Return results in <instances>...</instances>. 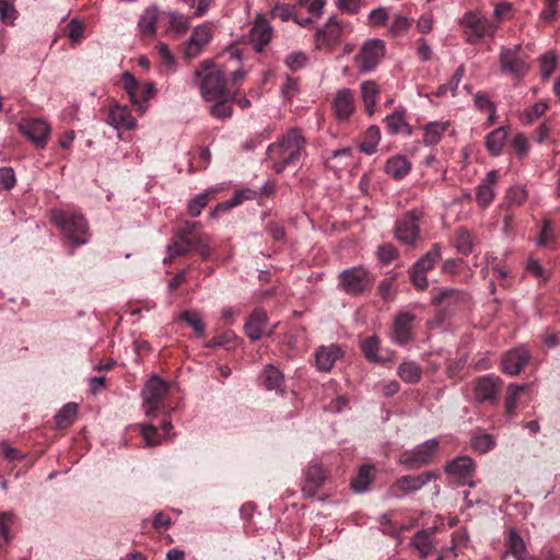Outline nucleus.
<instances>
[{"label":"nucleus","mask_w":560,"mask_h":560,"mask_svg":"<svg viewBox=\"0 0 560 560\" xmlns=\"http://www.w3.org/2000/svg\"><path fill=\"white\" fill-rule=\"evenodd\" d=\"M305 149V138L301 130L292 128L278 141L268 145L267 166L281 174L289 166H296Z\"/></svg>","instance_id":"1"},{"label":"nucleus","mask_w":560,"mask_h":560,"mask_svg":"<svg viewBox=\"0 0 560 560\" xmlns=\"http://www.w3.org/2000/svg\"><path fill=\"white\" fill-rule=\"evenodd\" d=\"M228 71L220 65L205 60L195 71V78L198 80L200 94L207 102H212L230 95L226 79Z\"/></svg>","instance_id":"2"},{"label":"nucleus","mask_w":560,"mask_h":560,"mask_svg":"<svg viewBox=\"0 0 560 560\" xmlns=\"http://www.w3.org/2000/svg\"><path fill=\"white\" fill-rule=\"evenodd\" d=\"M51 222L62 232L63 237L74 246L89 241V226L83 215L63 210L51 211Z\"/></svg>","instance_id":"3"},{"label":"nucleus","mask_w":560,"mask_h":560,"mask_svg":"<svg viewBox=\"0 0 560 560\" xmlns=\"http://www.w3.org/2000/svg\"><path fill=\"white\" fill-rule=\"evenodd\" d=\"M527 59L528 55L521 45L512 48H502L499 58L500 70L514 80L521 81L529 70Z\"/></svg>","instance_id":"4"},{"label":"nucleus","mask_w":560,"mask_h":560,"mask_svg":"<svg viewBox=\"0 0 560 560\" xmlns=\"http://www.w3.org/2000/svg\"><path fill=\"white\" fill-rule=\"evenodd\" d=\"M439 448L440 442L436 439L428 440L413 450L402 452L399 463L409 469H418L433 463Z\"/></svg>","instance_id":"5"},{"label":"nucleus","mask_w":560,"mask_h":560,"mask_svg":"<svg viewBox=\"0 0 560 560\" xmlns=\"http://www.w3.org/2000/svg\"><path fill=\"white\" fill-rule=\"evenodd\" d=\"M423 212L420 209H411L396 220L395 237L405 245L415 246L420 237L419 221Z\"/></svg>","instance_id":"6"},{"label":"nucleus","mask_w":560,"mask_h":560,"mask_svg":"<svg viewBox=\"0 0 560 560\" xmlns=\"http://www.w3.org/2000/svg\"><path fill=\"white\" fill-rule=\"evenodd\" d=\"M338 287L349 295H360L372 288V279L364 268L353 267L339 275Z\"/></svg>","instance_id":"7"},{"label":"nucleus","mask_w":560,"mask_h":560,"mask_svg":"<svg viewBox=\"0 0 560 560\" xmlns=\"http://www.w3.org/2000/svg\"><path fill=\"white\" fill-rule=\"evenodd\" d=\"M168 388V384L156 375L147 382L142 395L148 417H154L158 410L164 408V400Z\"/></svg>","instance_id":"8"},{"label":"nucleus","mask_w":560,"mask_h":560,"mask_svg":"<svg viewBox=\"0 0 560 560\" xmlns=\"http://www.w3.org/2000/svg\"><path fill=\"white\" fill-rule=\"evenodd\" d=\"M122 85L132 105L140 114H143L147 109L145 103L153 97L155 93L154 84L140 83L132 74L126 72L122 75Z\"/></svg>","instance_id":"9"},{"label":"nucleus","mask_w":560,"mask_h":560,"mask_svg":"<svg viewBox=\"0 0 560 560\" xmlns=\"http://www.w3.org/2000/svg\"><path fill=\"white\" fill-rule=\"evenodd\" d=\"M19 130L37 149H44L50 137L51 128L49 124L42 118H23L19 122Z\"/></svg>","instance_id":"10"},{"label":"nucleus","mask_w":560,"mask_h":560,"mask_svg":"<svg viewBox=\"0 0 560 560\" xmlns=\"http://www.w3.org/2000/svg\"><path fill=\"white\" fill-rule=\"evenodd\" d=\"M441 258V248L439 244H433L430 250L418 259L412 269L410 270V280L412 284L419 289L424 290L428 287V279L425 273L431 270L436 261Z\"/></svg>","instance_id":"11"},{"label":"nucleus","mask_w":560,"mask_h":560,"mask_svg":"<svg viewBox=\"0 0 560 560\" xmlns=\"http://www.w3.org/2000/svg\"><path fill=\"white\" fill-rule=\"evenodd\" d=\"M385 44L381 39H370L361 47L355 56V63L360 71H372L384 57Z\"/></svg>","instance_id":"12"},{"label":"nucleus","mask_w":560,"mask_h":560,"mask_svg":"<svg viewBox=\"0 0 560 560\" xmlns=\"http://www.w3.org/2000/svg\"><path fill=\"white\" fill-rule=\"evenodd\" d=\"M502 381L498 376L482 375L474 382V396L476 401L498 404Z\"/></svg>","instance_id":"13"},{"label":"nucleus","mask_w":560,"mask_h":560,"mask_svg":"<svg viewBox=\"0 0 560 560\" xmlns=\"http://www.w3.org/2000/svg\"><path fill=\"white\" fill-rule=\"evenodd\" d=\"M438 477L433 471H425L418 476H402L390 487V493L397 498L413 493Z\"/></svg>","instance_id":"14"},{"label":"nucleus","mask_w":560,"mask_h":560,"mask_svg":"<svg viewBox=\"0 0 560 560\" xmlns=\"http://www.w3.org/2000/svg\"><path fill=\"white\" fill-rule=\"evenodd\" d=\"M212 28L209 23H203L194 28L190 38L185 43L183 54L186 60L199 56L201 50L210 43Z\"/></svg>","instance_id":"15"},{"label":"nucleus","mask_w":560,"mask_h":560,"mask_svg":"<svg viewBox=\"0 0 560 560\" xmlns=\"http://www.w3.org/2000/svg\"><path fill=\"white\" fill-rule=\"evenodd\" d=\"M462 24L467 30V40L470 44L479 42L486 35H492L493 30L489 21L476 12H467L462 20Z\"/></svg>","instance_id":"16"},{"label":"nucleus","mask_w":560,"mask_h":560,"mask_svg":"<svg viewBox=\"0 0 560 560\" xmlns=\"http://www.w3.org/2000/svg\"><path fill=\"white\" fill-rule=\"evenodd\" d=\"M512 556L515 560H535L528 552L524 539L514 527L505 532L504 550L499 556V560H506Z\"/></svg>","instance_id":"17"},{"label":"nucleus","mask_w":560,"mask_h":560,"mask_svg":"<svg viewBox=\"0 0 560 560\" xmlns=\"http://www.w3.org/2000/svg\"><path fill=\"white\" fill-rule=\"evenodd\" d=\"M342 22L330 18L322 28H317L315 34L316 47L318 49H332L336 47L343 34Z\"/></svg>","instance_id":"18"},{"label":"nucleus","mask_w":560,"mask_h":560,"mask_svg":"<svg viewBox=\"0 0 560 560\" xmlns=\"http://www.w3.org/2000/svg\"><path fill=\"white\" fill-rule=\"evenodd\" d=\"M342 357L343 351L340 346L336 343L320 346L314 352L315 366L320 372H330Z\"/></svg>","instance_id":"19"},{"label":"nucleus","mask_w":560,"mask_h":560,"mask_svg":"<svg viewBox=\"0 0 560 560\" xmlns=\"http://www.w3.org/2000/svg\"><path fill=\"white\" fill-rule=\"evenodd\" d=\"M332 108L339 121L348 120L355 110L354 93L350 89H341L336 93L332 101Z\"/></svg>","instance_id":"20"},{"label":"nucleus","mask_w":560,"mask_h":560,"mask_svg":"<svg viewBox=\"0 0 560 560\" xmlns=\"http://www.w3.org/2000/svg\"><path fill=\"white\" fill-rule=\"evenodd\" d=\"M106 122L116 129L132 130L137 126V120L132 117L126 105L113 104L108 107Z\"/></svg>","instance_id":"21"},{"label":"nucleus","mask_w":560,"mask_h":560,"mask_svg":"<svg viewBox=\"0 0 560 560\" xmlns=\"http://www.w3.org/2000/svg\"><path fill=\"white\" fill-rule=\"evenodd\" d=\"M529 352L523 348H514L502 358V371L509 375H517L528 363Z\"/></svg>","instance_id":"22"},{"label":"nucleus","mask_w":560,"mask_h":560,"mask_svg":"<svg viewBox=\"0 0 560 560\" xmlns=\"http://www.w3.org/2000/svg\"><path fill=\"white\" fill-rule=\"evenodd\" d=\"M327 478L326 471L319 464H311L305 470L302 492L305 497L314 498Z\"/></svg>","instance_id":"23"},{"label":"nucleus","mask_w":560,"mask_h":560,"mask_svg":"<svg viewBox=\"0 0 560 560\" xmlns=\"http://www.w3.org/2000/svg\"><path fill=\"white\" fill-rule=\"evenodd\" d=\"M189 24V16L172 10L162 11V27L167 34L179 37L186 33Z\"/></svg>","instance_id":"24"},{"label":"nucleus","mask_w":560,"mask_h":560,"mask_svg":"<svg viewBox=\"0 0 560 560\" xmlns=\"http://www.w3.org/2000/svg\"><path fill=\"white\" fill-rule=\"evenodd\" d=\"M415 316L408 312L399 313L394 322L393 338L399 345H404L412 338V323Z\"/></svg>","instance_id":"25"},{"label":"nucleus","mask_w":560,"mask_h":560,"mask_svg":"<svg viewBox=\"0 0 560 560\" xmlns=\"http://www.w3.org/2000/svg\"><path fill=\"white\" fill-rule=\"evenodd\" d=\"M267 322V313L260 307L255 308L244 325L246 336L253 341L260 339Z\"/></svg>","instance_id":"26"},{"label":"nucleus","mask_w":560,"mask_h":560,"mask_svg":"<svg viewBox=\"0 0 560 560\" xmlns=\"http://www.w3.org/2000/svg\"><path fill=\"white\" fill-rule=\"evenodd\" d=\"M444 470L456 477L462 483H466L467 479L472 477L475 465L469 456H459L450 462Z\"/></svg>","instance_id":"27"},{"label":"nucleus","mask_w":560,"mask_h":560,"mask_svg":"<svg viewBox=\"0 0 560 560\" xmlns=\"http://www.w3.org/2000/svg\"><path fill=\"white\" fill-rule=\"evenodd\" d=\"M158 26L162 27V11L156 7L145 9L138 22L140 34L148 37L153 36Z\"/></svg>","instance_id":"28"},{"label":"nucleus","mask_w":560,"mask_h":560,"mask_svg":"<svg viewBox=\"0 0 560 560\" xmlns=\"http://www.w3.org/2000/svg\"><path fill=\"white\" fill-rule=\"evenodd\" d=\"M261 382L266 389L277 393L285 392V380L283 373L273 364H267L261 373Z\"/></svg>","instance_id":"29"},{"label":"nucleus","mask_w":560,"mask_h":560,"mask_svg":"<svg viewBox=\"0 0 560 560\" xmlns=\"http://www.w3.org/2000/svg\"><path fill=\"white\" fill-rule=\"evenodd\" d=\"M384 124L389 133L395 135L404 132L407 136L412 135V128L405 119L404 109H395L394 113L384 118Z\"/></svg>","instance_id":"30"},{"label":"nucleus","mask_w":560,"mask_h":560,"mask_svg":"<svg viewBox=\"0 0 560 560\" xmlns=\"http://www.w3.org/2000/svg\"><path fill=\"white\" fill-rule=\"evenodd\" d=\"M360 90L364 109L369 116H372L380 96V88L374 81L366 80L360 84Z\"/></svg>","instance_id":"31"},{"label":"nucleus","mask_w":560,"mask_h":560,"mask_svg":"<svg viewBox=\"0 0 560 560\" xmlns=\"http://www.w3.org/2000/svg\"><path fill=\"white\" fill-rule=\"evenodd\" d=\"M450 127L448 121H431L423 126V143L428 147L438 144Z\"/></svg>","instance_id":"32"},{"label":"nucleus","mask_w":560,"mask_h":560,"mask_svg":"<svg viewBox=\"0 0 560 560\" xmlns=\"http://www.w3.org/2000/svg\"><path fill=\"white\" fill-rule=\"evenodd\" d=\"M411 164L402 155H396L387 160L385 173L394 179H401L410 172Z\"/></svg>","instance_id":"33"},{"label":"nucleus","mask_w":560,"mask_h":560,"mask_svg":"<svg viewBox=\"0 0 560 560\" xmlns=\"http://www.w3.org/2000/svg\"><path fill=\"white\" fill-rule=\"evenodd\" d=\"M506 137L508 131L504 127L494 129L486 137V148L491 155L501 154Z\"/></svg>","instance_id":"34"},{"label":"nucleus","mask_w":560,"mask_h":560,"mask_svg":"<svg viewBox=\"0 0 560 560\" xmlns=\"http://www.w3.org/2000/svg\"><path fill=\"white\" fill-rule=\"evenodd\" d=\"M361 350L364 357L371 362L385 363L387 361L386 358L378 354L380 339L376 336H371L363 340L361 343Z\"/></svg>","instance_id":"35"},{"label":"nucleus","mask_w":560,"mask_h":560,"mask_svg":"<svg viewBox=\"0 0 560 560\" xmlns=\"http://www.w3.org/2000/svg\"><path fill=\"white\" fill-rule=\"evenodd\" d=\"M195 238L190 236H175L174 242L168 245L170 259L185 256L192 252Z\"/></svg>","instance_id":"36"},{"label":"nucleus","mask_w":560,"mask_h":560,"mask_svg":"<svg viewBox=\"0 0 560 560\" xmlns=\"http://www.w3.org/2000/svg\"><path fill=\"white\" fill-rule=\"evenodd\" d=\"M381 140V131L377 126H370L364 132L363 139L360 144L362 152L373 154L376 151L377 144Z\"/></svg>","instance_id":"37"},{"label":"nucleus","mask_w":560,"mask_h":560,"mask_svg":"<svg viewBox=\"0 0 560 560\" xmlns=\"http://www.w3.org/2000/svg\"><path fill=\"white\" fill-rule=\"evenodd\" d=\"M78 406L74 402L65 405L55 417L56 427L58 429L69 428L77 417Z\"/></svg>","instance_id":"38"},{"label":"nucleus","mask_w":560,"mask_h":560,"mask_svg":"<svg viewBox=\"0 0 560 560\" xmlns=\"http://www.w3.org/2000/svg\"><path fill=\"white\" fill-rule=\"evenodd\" d=\"M397 373L404 382L416 384L421 378L422 370L417 363L409 361L401 363Z\"/></svg>","instance_id":"39"},{"label":"nucleus","mask_w":560,"mask_h":560,"mask_svg":"<svg viewBox=\"0 0 560 560\" xmlns=\"http://www.w3.org/2000/svg\"><path fill=\"white\" fill-rule=\"evenodd\" d=\"M455 246L457 250L465 256H468L472 252V237L466 228L460 226L456 230Z\"/></svg>","instance_id":"40"},{"label":"nucleus","mask_w":560,"mask_h":560,"mask_svg":"<svg viewBox=\"0 0 560 560\" xmlns=\"http://www.w3.org/2000/svg\"><path fill=\"white\" fill-rule=\"evenodd\" d=\"M252 37L258 49L261 50L271 39V27L266 21H261L253 28Z\"/></svg>","instance_id":"41"},{"label":"nucleus","mask_w":560,"mask_h":560,"mask_svg":"<svg viewBox=\"0 0 560 560\" xmlns=\"http://www.w3.org/2000/svg\"><path fill=\"white\" fill-rule=\"evenodd\" d=\"M525 389L523 385L510 384L504 399L505 412L509 417L513 416L517 406V399Z\"/></svg>","instance_id":"42"},{"label":"nucleus","mask_w":560,"mask_h":560,"mask_svg":"<svg viewBox=\"0 0 560 560\" xmlns=\"http://www.w3.org/2000/svg\"><path fill=\"white\" fill-rule=\"evenodd\" d=\"M15 515L11 512H0V551L12 539L10 528L13 524Z\"/></svg>","instance_id":"43"},{"label":"nucleus","mask_w":560,"mask_h":560,"mask_svg":"<svg viewBox=\"0 0 560 560\" xmlns=\"http://www.w3.org/2000/svg\"><path fill=\"white\" fill-rule=\"evenodd\" d=\"M373 467L363 465L360 467L358 475L352 479L351 487L355 492H363L372 481L371 471Z\"/></svg>","instance_id":"44"},{"label":"nucleus","mask_w":560,"mask_h":560,"mask_svg":"<svg viewBox=\"0 0 560 560\" xmlns=\"http://www.w3.org/2000/svg\"><path fill=\"white\" fill-rule=\"evenodd\" d=\"M214 197V190L206 191L197 195L188 203V213L191 217L200 215L201 211L207 207L209 201Z\"/></svg>","instance_id":"45"},{"label":"nucleus","mask_w":560,"mask_h":560,"mask_svg":"<svg viewBox=\"0 0 560 560\" xmlns=\"http://www.w3.org/2000/svg\"><path fill=\"white\" fill-rule=\"evenodd\" d=\"M179 319L187 323L190 326L197 337H202L205 335L206 326L202 322L201 316L194 311H184L179 314Z\"/></svg>","instance_id":"46"},{"label":"nucleus","mask_w":560,"mask_h":560,"mask_svg":"<svg viewBox=\"0 0 560 560\" xmlns=\"http://www.w3.org/2000/svg\"><path fill=\"white\" fill-rule=\"evenodd\" d=\"M213 102L215 103L210 107V114L213 117L224 119L232 116L233 108L231 105L230 95L214 100Z\"/></svg>","instance_id":"47"},{"label":"nucleus","mask_w":560,"mask_h":560,"mask_svg":"<svg viewBox=\"0 0 560 560\" xmlns=\"http://www.w3.org/2000/svg\"><path fill=\"white\" fill-rule=\"evenodd\" d=\"M412 545L423 558L428 557L431 553V536L424 530H420L415 535V537L412 538Z\"/></svg>","instance_id":"48"},{"label":"nucleus","mask_w":560,"mask_h":560,"mask_svg":"<svg viewBox=\"0 0 560 560\" xmlns=\"http://www.w3.org/2000/svg\"><path fill=\"white\" fill-rule=\"evenodd\" d=\"M62 34L72 43H79L84 36V25L75 19L71 20L62 27Z\"/></svg>","instance_id":"49"},{"label":"nucleus","mask_w":560,"mask_h":560,"mask_svg":"<svg viewBox=\"0 0 560 560\" xmlns=\"http://www.w3.org/2000/svg\"><path fill=\"white\" fill-rule=\"evenodd\" d=\"M237 340V336L232 331H225L221 335L214 336L211 338L207 343V348H214V347H225L228 349L235 346V341Z\"/></svg>","instance_id":"50"},{"label":"nucleus","mask_w":560,"mask_h":560,"mask_svg":"<svg viewBox=\"0 0 560 560\" xmlns=\"http://www.w3.org/2000/svg\"><path fill=\"white\" fill-rule=\"evenodd\" d=\"M494 444L493 436L487 433L477 435L471 440L472 448L480 454H485L492 450Z\"/></svg>","instance_id":"51"},{"label":"nucleus","mask_w":560,"mask_h":560,"mask_svg":"<svg viewBox=\"0 0 560 560\" xmlns=\"http://www.w3.org/2000/svg\"><path fill=\"white\" fill-rule=\"evenodd\" d=\"M527 199V192L520 186L511 187L506 191L505 201L509 206H522Z\"/></svg>","instance_id":"52"},{"label":"nucleus","mask_w":560,"mask_h":560,"mask_svg":"<svg viewBox=\"0 0 560 560\" xmlns=\"http://www.w3.org/2000/svg\"><path fill=\"white\" fill-rule=\"evenodd\" d=\"M308 58L302 51L291 52L285 59L284 63L291 71H298L306 66Z\"/></svg>","instance_id":"53"},{"label":"nucleus","mask_w":560,"mask_h":560,"mask_svg":"<svg viewBox=\"0 0 560 560\" xmlns=\"http://www.w3.org/2000/svg\"><path fill=\"white\" fill-rule=\"evenodd\" d=\"M474 101H475V105L478 109L490 113L489 121H490V124H492L494 121L495 108H494L493 103L488 97V95L485 93H477L475 95Z\"/></svg>","instance_id":"54"},{"label":"nucleus","mask_w":560,"mask_h":560,"mask_svg":"<svg viewBox=\"0 0 560 560\" xmlns=\"http://www.w3.org/2000/svg\"><path fill=\"white\" fill-rule=\"evenodd\" d=\"M557 66V58L552 52L542 55L540 60L541 77L544 80H548Z\"/></svg>","instance_id":"55"},{"label":"nucleus","mask_w":560,"mask_h":560,"mask_svg":"<svg viewBox=\"0 0 560 560\" xmlns=\"http://www.w3.org/2000/svg\"><path fill=\"white\" fill-rule=\"evenodd\" d=\"M494 192L489 185H479L477 187L476 200L481 208H487L493 200Z\"/></svg>","instance_id":"56"},{"label":"nucleus","mask_w":560,"mask_h":560,"mask_svg":"<svg viewBox=\"0 0 560 560\" xmlns=\"http://www.w3.org/2000/svg\"><path fill=\"white\" fill-rule=\"evenodd\" d=\"M377 257L383 264H389L398 257V250L393 244L387 243L378 247Z\"/></svg>","instance_id":"57"},{"label":"nucleus","mask_w":560,"mask_h":560,"mask_svg":"<svg viewBox=\"0 0 560 560\" xmlns=\"http://www.w3.org/2000/svg\"><path fill=\"white\" fill-rule=\"evenodd\" d=\"M192 252L198 253L202 259H208L212 250L209 246V237L206 234L195 238Z\"/></svg>","instance_id":"58"},{"label":"nucleus","mask_w":560,"mask_h":560,"mask_svg":"<svg viewBox=\"0 0 560 560\" xmlns=\"http://www.w3.org/2000/svg\"><path fill=\"white\" fill-rule=\"evenodd\" d=\"M16 10L9 0H0V19L4 23H12L16 19Z\"/></svg>","instance_id":"59"},{"label":"nucleus","mask_w":560,"mask_h":560,"mask_svg":"<svg viewBox=\"0 0 560 560\" xmlns=\"http://www.w3.org/2000/svg\"><path fill=\"white\" fill-rule=\"evenodd\" d=\"M466 358L451 359L446 363V374L448 378H455L464 370L466 365Z\"/></svg>","instance_id":"60"},{"label":"nucleus","mask_w":560,"mask_h":560,"mask_svg":"<svg viewBox=\"0 0 560 560\" xmlns=\"http://www.w3.org/2000/svg\"><path fill=\"white\" fill-rule=\"evenodd\" d=\"M394 513L387 512L381 515L380 524L382 526V530L388 535H396L399 532V527L393 522Z\"/></svg>","instance_id":"61"},{"label":"nucleus","mask_w":560,"mask_h":560,"mask_svg":"<svg viewBox=\"0 0 560 560\" xmlns=\"http://www.w3.org/2000/svg\"><path fill=\"white\" fill-rule=\"evenodd\" d=\"M555 241V232L549 220H544L542 228L539 234V244L549 246Z\"/></svg>","instance_id":"62"},{"label":"nucleus","mask_w":560,"mask_h":560,"mask_svg":"<svg viewBox=\"0 0 560 560\" xmlns=\"http://www.w3.org/2000/svg\"><path fill=\"white\" fill-rule=\"evenodd\" d=\"M548 109V104L545 102H537L526 110L527 122H533L535 119L542 116Z\"/></svg>","instance_id":"63"},{"label":"nucleus","mask_w":560,"mask_h":560,"mask_svg":"<svg viewBox=\"0 0 560 560\" xmlns=\"http://www.w3.org/2000/svg\"><path fill=\"white\" fill-rule=\"evenodd\" d=\"M512 148L518 156L526 155L528 151V141L525 135L517 133L512 140Z\"/></svg>","instance_id":"64"}]
</instances>
